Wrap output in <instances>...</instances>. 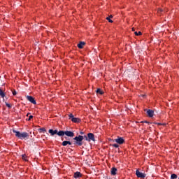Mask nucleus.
Instances as JSON below:
<instances>
[{
    "label": "nucleus",
    "instance_id": "nucleus-1",
    "mask_svg": "<svg viewBox=\"0 0 179 179\" xmlns=\"http://www.w3.org/2000/svg\"><path fill=\"white\" fill-rule=\"evenodd\" d=\"M13 134H15V136L18 138L19 139H26V138H29L30 135H29V133L27 132H22L20 133L19 131H16L15 129L13 130Z\"/></svg>",
    "mask_w": 179,
    "mask_h": 179
},
{
    "label": "nucleus",
    "instance_id": "nucleus-2",
    "mask_svg": "<svg viewBox=\"0 0 179 179\" xmlns=\"http://www.w3.org/2000/svg\"><path fill=\"white\" fill-rule=\"evenodd\" d=\"M73 139V141H75L73 145H76V146H82V145H83V136L79 135L78 136L74 137Z\"/></svg>",
    "mask_w": 179,
    "mask_h": 179
},
{
    "label": "nucleus",
    "instance_id": "nucleus-3",
    "mask_svg": "<svg viewBox=\"0 0 179 179\" xmlns=\"http://www.w3.org/2000/svg\"><path fill=\"white\" fill-rule=\"evenodd\" d=\"M59 136H64V135H66V136H69V138H73L75 136V133H73V131H59Z\"/></svg>",
    "mask_w": 179,
    "mask_h": 179
},
{
    "label": "nucleus",
    "instance_id": "nucleus-4",
    "mask_svg": "<svg viewBox=\"0 0 179 179\" xmlns=\"http://www.w3.org/2000/svg\"><path fill=\"white\" fill-rule=\"evenodd\" d=\"M69 119L71 120L72 121V122H76V123L80 122V119L78 118V117H75L73 116V114H72V113H70L69 115Z\"/></svg>",
    "mask_w": 179,
    "mask_h": 179
},
{
    "label": "nucleus",
    "instance_id": "nucleus-5",
    "mask_svg": "<svg viewBox=\"0 0 179 179\" xmlns=\"http://www.w3.org/2000/svg\"><path fill=\"white\" fill-rule=\"evenodd\" d=\"M113 142H116V143H118V145H122L125 142V140H124V138L122 137H118L117 138L113 140Z\"/></svg>",
    "mask_w": 179,
    "mask_h": 179
},
{
    "label": "nucleus",
    "instance_id": "nucleus-6",
    "mask_svg": "<svg viewBox=\"0 0 179 179\" xmlns=\"http://www.w3.org/2000/svg\"><path fill=\"white\" fill-rule=\"evenodd\" d=\"M136 176H137L138 178H145V177H146V175L142 172H140L139 170L136 171Z\"/></svg>",
    "mask_w": 179,
    "mask_h": 179
},
{
    "label": "nucleus",
    "instance_id": "nucleus-7",
    "mask_svg": "<svg viewBox=\"0 0 179 179\" xmlns=\"http://www.w3.org/2000/svg\"><path fill=\"white\" fill-rule=\"evenodd\" d=\"M49 134H50L51 136H54V135H58V136H59V131H58V130L55 129H49L48 131Z\"/></svg>",
    "mask_w": 179,
    "mask_h": 179
},
{
    "label": "nucleus",
    "instance_id": "nucleus-8",
    "mask_svg": "<svg viewBox=\"0 0 179 179\" xmlns=\"http://www.w3.org/2000/svg\"><path fill=\"white\" fill-rule=\"evenodd\" d=\"M27 100H28V101H30V103H31L32 104H36L37 103L36 102V100L31 96H27Z\"/></svg>",
    "mask_w": 179,
    "mask_h": 179
},
{
    "label": "nucleus",
    "instance_id": "nucleus-9",
    "mask_svg": "<svg viewBox=\"0 0 179 179\" xmlns=\"http://www.w3.org/2000/svg\"><path fill=\"white\" fill-rule=\"evenodd\" d=\"M147 114H148V117H150V118H152V117H153V115H155V111L149 109L147 110Z\"/></svg>",
    "mask_w": 179,
    "mask_h": 179
},
{
    "label": "nucleus",
    "instance_id": "nucleus-10",
    "mask_svg": "<svg viewBox=\"0 0 179 179\" xmlns=\"http://www.w3.org/2000/svg\"><path fill=\"white\" fill-rule=\"evenodd\" d=\"M87 136L88 139L90 140V141H94V134H93L92 133H88Z\"/></svg>",
    "mask_w": 179,
    "mask_h": 179
},
{
    "label": "nucleus",
    "instance_id": "nucleus-11",
    "mask_svg": "<svg viewBox=\"0 0 179 179\" xmlns=\"http://www.w3.org/2000/svg\"><path fill=\"white\" fill-rule=\"evenodd\" d=\"M74 178H80V177H82V173H80V172H76L74 173V176H73Z\"/></svg>",
    "mask_w": 179,
    "mask_h": 179
},
{
    "label": "nucleus",
    "instance_id": "nucleus-12",
    "mask_svg": "<svg viewBox=\"0 0 179 179\" xmlns=\"http://www.w3.org/2000/svg\"><path fill=\"white\" fill-rule=\"evenodd\" d=\"M62 146H66L68 145H72V143L71 141H64L62 143Z\"/></svg>",
    "mask_w": 179,
    "mask_h": 179
},
{
    "label": "nucleus",
    "instance_id": "nucleus-13",
    "mask_svg": "<svg viewBox=\"0 0 179 179\" xmlns=\"http://www.w3.org/2000/svg\"><path fill=\"white\" fill-rule=\"evenodd\" d=\"M110 173L112 176H115V174H117V168L115 167L112 168Z\"/></svg>",
    "mask_w": 179,
    "mask_h": 179
},
{
    "label": "nucleus",
    "instance_id": "nucleus-14",
    "mask_svg": "<svg viewBox=\"0 0 179 179\" xmlns=\"http://www.w3.org/2000/svg\"><path fill=\"white\" fill-rule=\"evenodd\" d=\"M85 42H80L78 44V47L80 49L83 48L84 45H85Z\"/></svg>",
    "mask_w": 179,
    "mask_h": 179
},
{
    "label": "nucleus",
    "instance_id": "nucleus-15",
    "mask_svg": "<svg viewBox=\"0 0 179 179\" xmlns=\"http://www.w3.org/2000/svg\"><path fill=\"white\" fill-rule=\"evenodd\" d=\"M96 94H104V92H103V90H101V89L98 88L96 90Z\"/></svg>",
    "mask_w": 179,
    "mask_h": 179
},
{
    "label": "nucleus",
    "instance_id": "nucleus-16",
    "mask_svg": "<svg viewBox=\"0 0 179 179\" xmlns=\"http://www.w3.org/2000/svg\"><path fill=\"white\" fill-rule=\"evenodd\" d=\"M0 96L1 97H2V99H3V97H5V92H3V90H2V89L0 88Z\"/></svg>",
    "mask_w": 179,
    "mask_h": 179
},
{
    "label": "nucleus",
    "instance_id": "nucleus-17",
    "mask_svg": "<svg viewBox=\"0 0 179 179\" xmlns=\"http://www.w3.org/2000/svg\"><path fill=\"white\" fill-rule=\"evenodd\" d=\"M178 176L176 173H173L171 176V179H177Z\"/></svg>",
    "mask_w": 179,
    "mask_h": 179
},
{
    "label": "nucleus",
    "instance_id": "nucleus-18",
    "mask_svg": "<svg viewBox=\"0 0 179 179\" xmlns=\"http://www.w3.org/2000/svg\"><path fill=\"white\" fill-rule=\"evenodd\" d=\"M22 160H24L25 162H27V156H26V155H22Z\"/></svg>",
    "mask_w": 179,
    "mask_h": 179
},
{
    "label": "nucleus",
    "instance_id": "nucleus-19",
    "mask_svg": "<svg viewBox=\"0 0 179 179\" xmlns=\"http://www.w3.org/2000/svg\"><path fill=\"white\" fill-rule=\"evenodd\" d=\"M134 34H135V36H142V32H141V31H138V32L135 31Z\"/></svg>",
    "mask_w": 179,
    "mask_h": 179
},
{
    "label": "nucleus",
    "instance_id": "nucleus-20",
    "mask_svg": "<svg viewBox=\"0 0 179 179\" xmlns=\"http://www.w3.org/2000/svg\"><path fill=\"white\" fill-rule=\"evenodd\" d=\"M39 132H45V128H41L38 129Z\"/></svg>",
    "mask_w": 179,
    "mask_h": 179
},
{
    "label": "nucleus",
    "instance_id": "nucleus-21",
    "mask_svg": "<svg viewBox=\"0 0 179 179\" xmlns=\"http://www.w3.org/2000/svg\"><path fill=\"white\" fill-rule=\"evenodd\" d=\"M106 20H108L109 22V23H113V21H112L111 18H110V17H107Z\"/></svg>",
    "mask_w": 179,
    "mask_h": 179
},
{
    "label": "nucleus",
    "instance_id": "nucleus-22",
    "mask_svg": "<svg viewBox=\"0 0 179 179\" xmlns=\"http://www.w3.org/2000/svg\"><path fill=\"white\" fill-rule=\"evenodd\" d=\"M83 138L85 139V141H87V142H90V141L89 140V136H84Z\"/></svg>",
    "mask_w": 179,
    "mask_h": 179
},
{
    "label": "nucleus",
    "instance_id": "nucleus-23",
    "mask_svg": "<svg viewBox=\"0 0 179 179\" xmlns=\"http://www.w3.org/2000/svg\"><path fill=\"white\" fill-rule=\"evenodd\" d=\"M6 107H8V108H12V105H10V104H9V103H6Z\"/></svg>",
    "mask_w": 179,
    "mask_h": 179
},
{
    "label": "nucleus",
    "instance_id": "nucleus-24",
    "mask_svg": "<svg viewBox=\"0 0 179 179\" xmlns=\"http://www.w3.org/2000/svg\"><path fill=\"white\" fill-rule=\"evenodd\" d=\"M12 93H13V96H16V94H17V92L16 90H13L12 91Z\"/></svg>",
    "mask_w": 179,
    "mask_h": 179
},
{
    "label": "nucleus",
    "instance_id": "nucleus-25",
    "mask_svg": "<svg viewBox=\"0 0 179 179\" xmlns=\"http://www.w3.org/2000/svg\"><path fill=\"white\" fill-rule=\"evenodd\" d=\"M112 146L113 147V148H120V145H118V144H113L112 145Z\"/></svg>",
    "mask_w": 179,
    "mask_h": 179
},
{
    "label": "nucleus",
    "instance_id": "nucleus-26",
    "mask_svg": "<svg viewBox=\"0 0 179 179\" xmlns=\"http://www.w3.org/2000/svg\"><path fill=\"white\" fill-rule=\"evenodd\" d=\"M162 12H164V10L162 8L158 9V13H162Z\"/></svg>",
    "mask_w": 179,
    "mask_h": 179
},
{
    "label": "nucleus",
    "instance_id": "nucleus-27",
    "mask_svg": "<svg viewBox=\"0 0 179 179\" xmlns=\"http://www.w3.org/2000/svg\"><path fill=\"white\" fill-rule=\"evenodd\" d=\"M33 118V115H30L28 119H27V121H30Z\"/></svg>",
    "mask_w": 179,
    "mask_h": 179
},
{
    "label": "nucleus",
    "instance_id": "nucleus-28",
    "mask_svg": "<svg viewBox=\"0 0 179 179\" xmlns=\"http://www.w3.org/2000/svg\"><path fill=\"white\" fill-rule=\"evenodd\" d=\"M141 122L145 123V124H149V122H148V121H142Z\"/></svg>",
    "mask_w": 179,
    "mask_h": 179
},
{
    "label": "nucleus",
    "instance_id": "nucleus-29",
    "mask_svg": "<svg viewBox=\"0 0 179 179\" xmlns=\"http://www.w3.org/2000/svg\"><path fill=\"white\" fill-rule=\"evenodd\" d=\"M110 19L113 18V15L109 16Z\"/></svg>",
    "mask_w": 179,
    "mask_h": 179
},
{
    "label": "nucleus",
    "instance_id": "nucleus-30",
    "mask_svg": "<svg viewBox=\"0 0 179 179\" xmlns=\"http://www.w3.org/2000/svg\"><path fill=\"white\" fill-rule=\"evenodd\" d=\"M80 135H83V132L80 131Z\"/></svg>",
    "mask_w": 179,
    "mask_h": 179
},
{
    "label": "nucleus",
    "instance_id": "nucleus-31",
    "mask_svg": "<svg viewBox=\"0 0 179 179\" xmlns=\"http://www.w3.org/2000/svg\"><path fill=\"white\" fill-rule=\"evenodd\" d=\"M132 31H135V29H134V28H132Z\"/></svg>",
    "mask_w": 179,
    "mask_h": 179
},
{
    "label": "nucleus",
    "instance_id": "nucleus-32",
    "mask_svg": "<svg viewBox=\"0 0 179 179\" xmlns=\"http://www.w3.org/2000/svg\"><path fill=\"white\" fill-rule=\"evenodd\" d=\"M65 140H66V141H68V138H67V137H65Z\"/></svg>",
    "mask_w": 179,
    "mask_h": 179
},
{
    "label": "nucleus",
    "instance_id": "nucleus-33",
    "mask_svg": "<svg viewBox=\"0 0 179 179\" xmlns=\"http://www.w3.org/2000/svg\"><path fill=\"white\" fill-rule=\"evenodd\" d=\"M29 114H30V113H27V117H29Z\"/></svg>",
    "mask_w": 179,
    "mask_h": 179
},
{
    "label": "nucleus",
    "instance_id": "nucleus-34",
    "mask_svg": "<svg viewBox=\"0 0 179 179\" xmlns=\"http://www.w3.org/2000/svg\"><path fill=\"white\" fill-rule=\"evenodd\" d=\"M158 125H162V124H160V123H158Z\"/></svg>",
    "mask_w": 179,
    "mask_h": 179
},
{
    "label": "nucleus",
    "instance_id": "nucleus-35",
    "mask_svg": "<svg viewBox=\"0 0 179 179\" xmlns=\"http://www.w3.org/2000/svg\"><path fill=\"white\" fill-rule=\"evenodd\" d=\"M178 179H179V177H178Z\"/></svg>",
    "mask_w": 179,
    "mask_h": 179
}]
</instances>
